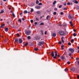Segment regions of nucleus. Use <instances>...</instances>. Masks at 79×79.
<instances>
[{"instance_id": "1", "label": "nucleus", "mask_w": 79, "mask_h": 79, "mask_svg": "<svg viewBox=\"0 0 79 79\" xmlns=\"http://www.w3.org/2000/svg\"><path fill=\"white\" fill-rule=\"evenodd\" d=\"M55 56H55V54H54V52L52 51V52H51V55L53 57V58H54V59H55V58H56V56H58V54H58V52H57V51H55Z\"/></svg>"}, {"instance_id": "2", "label": "nucleus", "mask_w": 79, "mask_h": 79, "mask_svg": "<svg viewBox=\"0 0 79 79\" xmlns=\"http://www.w3.org/2000/svg\"><path fill=\"white\" fill-rule=\"evenodd\" d=\"M59 34L60 35H64V32L61 31H59Z\"/></svg>"}, {"instance_id": "3", "label": "nucleus", "mask_w": 79, "mask_h": 79, "mask_svg": "<svg viewBox=\"0 0 79 79\" xmlns=\"http://www.w3.org/2000/svg\"><path fill=\"white\" fill-rule=\"evenodd\" d=\"M44 43L45 42L44 41L40 42L38 45L39 46H41V45H43L44 44Z\"/></svg>"}, {"instance_id": "4", "label": "nucleus", "mask_w": 79, "mask_h": 79, "mask_svg": "<svg viewBox=\"0 0 79 79\" xmlns=\"http://www.w3.org/2000/svg\"><path fill=\"white\" fill-rule=\"evenodd\" d=\"M25 34H26V35H29V34H30V33H31V31H25Z\"/></svg>"}, {"instance_id": "5", "label": "nucleus", "mask_w": 79, "mask_h": 79, "mask_svg": "<svg viewBox=\"0 0 79 79\" xmlns=\"http://www.w3.org/2000/svg\"><path fill=\"white\" fill-rule=\"evenodd\" d=\"M35 39L36 40H40V37L39 36H37L35 37Z\"/></svg>"}, {"instance_id": "6", "label": "nucleus", "mask_w": 79, "mask_h": 79, "mask_svg": "<svg viewBox=\"0 0 79 79\" xmlns=\"http://www.w3.org/2000/svg\"><path fill=\"white\" fill-rule=\"evenodd\" d=\"M69 50L71 52V53H73L74 52V50L73 49L70 48L69 49Z\"/></svg>"}, {"instance_id": "7", "label": "nucleus", "mask_w": 79, "mask_h": 79, "mask_svg": "<svg viewBox=\"0 0 79 79\" xmlns=\"http://www.w3.org/2000/svg\"><path fill=\"white\" fill-rule=\"evenodd\" d=\"M46 19H47V20H50V18L49 15L47 16L46 17Z\"/></svg>"}, {"instance_id": "8", "label": "nucleus", "mask_w": 79, "mask_h": 79, "mask_svg": "<svg viewBox=\"0 0 79 79\" xmlns=\"http://www.w3.org/2000/svg\"><path fill=\"white\" fill-rule=\"evenodd\" d=\"M5 26V25H4V24H3L2 23V24H1V26H0V27L1 28H3V27H4V26Z\"/></svg>"}, {"instance_id": "9", "label": "nucleus", "mask_w": 79, "mask_h": 79, "mask_svg": "<svg viewBox=\"0 0 79 79\" xmlns=\"http://www.w3.org/2000/svg\"><path fill=\"white\" fill-rule=\"evenodd\" d=\"M72 2H73V3H76V4H77V3H78V2L77 1L74 0Z\"/></svg>"}, {"instance_id": "10", "label": "nucleus", "mask_w": 79, "mask_h": 79, "mask_svg": "<svg viewBox=\"0 0 79 79\" xmlns=\"http://www.w3.org/2000/svg\"><path fill=\"white\" fill-rule=\"evenodd\" d=\"M61 41L63 43H64V40H63V37H62L61 38Z\"/></svg>"}, {"instance_id": "11", "label": "nucleus", "mask_w": 79, "mask_h": 79, "mask_svg": "<svg viewBox=\"0 0 79 79\" xmlns=\"http://www.w3.org/2000/svg\"><path fill=\"white\" fill-rule=\"evenodd\" d=\"M36 8H37V9H40V6H37L36 7Z\"/></svg>"}, {"instance_id": "12", "label": "nucleus", "mask_w": 79, "mask_h": 79, "mask_svg": "<svg viewBox=\"0 0 79 79\" xmlns=\"http://www.w3.org/2000/svg\"><path fill=\"white\" fill-rule=\"evenodd\" d=\"M19 40L20 44H21L23 42V40L21 39H19Z\"/></svg>"}, {"instance_id": "13", "label": "nucleus", "mask_w": 79, "mask_h": 79, "mask_svg": "<svg viewBox=\"0 0 79 79\" xmlns=\"http://www.w3.org/2000/svg\"><path fill=\"white\" fill-rule=\"evenodd\" d=\"M69 19H71V18H74V17H71V15H69Z\"/></svg>"}, {"instance_id": "14", "label": "nucleus", "mask_w": 79, "mask_h": 79, "mask_svg": "<svg viewBox=\"0 0 79 79\" xmlns=\"http://www.w3.org/2000/svg\"><path fill=\"white\" fill-rule=\"evenodd\" d=\"M52 36L53 37H55L56 36V34L55 33H53L52 34Z\"/></svg>"}, {"instance_id": "15", "label": "nucleus", "mask_w": 79, "mask_h": 79, "mask_svg": "<svg viewBox=\"0 0 79 79\" xmlns=\"http://www.w3.org/2000/svg\"><path fill=\"white\" fill-rule=\"evenodd\" d=\"M5 31L6 32H8V28H6L5 29Z\"/></svg>"}, {"instance_id": "16", "label": "nucleus", "mask_w": 79, "mask_h": 79, "mask_svg": "<svg viewBox=\"0 0 79 79\" xmlns=\"http://www.w3.org/2000/svg\"><path fill=\"white\" fill-rule=\"evenodd\" d=\"M71 70L73 71H75V69L74 68H71Z\"/></svg>"}, {"instance_id": "17", "label": "nucleus", "mask_w": 79, "mask_h": 79, "mask_svg": "<svg viewBox=\"0 0 79 79\" xmlns=\"http://www.w3.org/2000/svg\"><path fill=\"white\" fill-rule=\"evenodd\" d=\"M23 13L25 14H26V13H27V10H25L23 11Z\"/></svg>"}, {"instance_id": "18", "label": "nucleus", "mask_w": 79, "mask_h": 79, "mask_svg": "<svg viewBox=\"0 0 79 79\" xmlns=\"http://www.w3.org/2000/svg\"><path fill=\"white\" fill-rule=\"evenodd\" d=\"M34 50L35 51H38V50H39V49L37 48H34Z\"/></svg>"}, {"instance_id": "19", "label": "nucleus", "mask_w": 79, "mask_h": 79, "mask_svg": "<svg viewBox=\"0 0 79 79\" xmlns=\"http://www.w3.org/2000/svg\"><path fill=\"white\" fill-rule=\"evenodd\" d=\"M67 26V24H66V23H64L63 24V26L65 27V26Z\"/></svg>"}, {"instance_id": "20", "label": "nucleus", "mask_w": 79, "mask_h": 79, "mask_svg": "<svg viewBox=\"0 0 79 79\" xmlns=\"http://www.w3.org/2000/svg\"><path fill=\"white\" fill-rule=\"evenodd\" d=\"M18 39H16L15 40V42H16V43H18Z\"/></svg>"}, {"instance_id": "21", "label": "nucleus", "mask_w": 79, "mask_h": 79, "mask_svg": "<svg viewBox=\"0 0 79 79\" xmlns=\"http://www.w3.org/2000/svg\"><path fill=\"white\" fill-rule=\"evenodd\" d=\"M56 1H55L53 2V5H55V4H56Z\"/></svg>"}, {"instance_id": "22", "label": "nucleus", "mask_w": 79, "mask_h": 79, "mask_svg": "<svg viewBox=\"0 0 79 79\" xmlns=\"http://www.w3.org/2000/svg\"><path fill=\"white\" fill-rule=\"evenodd\" d=\"M73 35L74 37H75V36H76V35H77V34H76L75 33H73Z\"/></svg>"}, {"instance_id": "23", "label": "nucleus", "mask_w": 79, "mask_h": 79, "mask_svg": "<svg viewBox=\"0 0 79 79\" xmlns=\"http://www.w3.org/2000/svg\"><path fill=\"white\" fill-rule=\"evenodd\" d=\"M39 3V1L38 0H37L36 2V4H38Z\"/></svg>"}, {"instance_id": "24", "label": "nucleus", "mask_w": 79, "mask_h": 79, "mask_svg": "<svg viewBox=\"0 0 79 79\" xmlns=\"http://www.w3.org/2000/svg\"><path fill=\"white\" fill-rule=\"evenodd\" d=\"M37 14H40V11H38L37 12Z\"/></svg>"}, {"instance_id": "25", "label": "nucleus", "mask_w": 79, "mask_h": 79, "mask_svg": "<svg viewBox=\"0 0 79 79\" xmlns=\"http://www.w3.org/2000/svg\"><path fill=\"white\" fill-rule=\"evenodd\" d=\"M12 16L14 18H15L16 17V16H15V15L14 14H12Z\"/></svg>"}, {"instance_id": "26", "label": "nucleus", "mask_w": 79, "mask_h": 79, "mask_svg": "<svg viewBox=\"0 0 79 79\" xmlns=\"http://www.w3.org/2000/svg\"><path fill=\"white\" fill-rule=\"evenodd\" d=\"M61 60H64V58L63 56H62L61 57Z\"/></svg>"}, {"instance_id": "27", "label": "nucleus", "mask_w": 79, "mask_h": 79, "mask_svg": "<svg viewBox=\"0 0 79 79\" xmlns=\"http://www.w3.org/2000/svg\"><path fill=\"white\" fill-rule=\"evenodd\" d=\"M28 39H31V37L30 36H28L27 37Z\"/></svg>"}, {"instance_id": "28", "label": "nucleus", "mask_w": 79, "mask_h": 79, "mask_svg": "<svg viewBox=\"0 0 79 79\" xmlns=\"http://www.w3.org/2000/svg\"><path fill=\"white\" fill-rule=\"evenodd\" d=\"M4 12V11L3 10H2L1 12H0V14H1V13H3Z\"/></svg>"}, {"instance_id": "29", "label": "nucleus", "mask_w": 79, "mask_h": 79, "mask_svg": "<svg viewBox=\"0 0 79 79\" xmlns=\"http://www.w3.org/2000/svg\"><path fill=\"white\" fill-rule=\"evenodd\" d=\"M33 11H34V9H33L32 8H31V12H33Z\"/></svg>"}, {"instance_id": "30", "label": "nucleus", "mask_w": 79, "mask_h": 79, "mask_svg": "<svg viewBox=\"0 0 79 79\" xmlns=\"http://www.w3.org/2000/svg\"><path fill=\"white\" fill-rule=\"evenodd\" d=\"M63 10H67V9L66 7H64L63 8Z\"/></svg>"}, {"instance_id": "31", "label": "nucleus", "mask_w": 79, "mask_h": 79, "mask_svg": "<svg viewBox=\"0 0 79 79\" xmlns=\"http://www.w3.org/2000/svg\"><path fill=\"white\" fill-rule=\"evenodd\" d=\"M62 7V5H60L59 6V8H61Z\"/></svg>"}, {"instance_id": "32", "label": "nucleus", "mask_w": 79, "mask_h": 79, "mask_svg": "<svg viewBox=\"0 0 79 79\" xmlns=\"http://www.w3.org/2000/svg\"><path fill=\"white\" fill-rule=\"evenodd\" d=\"M28 44V43H27L25 44H24V45H25V46H27Z\"/></svg>"}, {"instance_id": "33", "label": "nucleus", "mask_w": 79, "mask_h": 79, "mask_svg": "<svg viewBox=\"0 0 79 79\" xmlns=\"http://www.w3.org/2000/svg\"><path fill=\"white\" fill-rule=\"evenodd\" d=\"M74 40L73 39H72L71 40V42H74Z\"/></svg>"}, {"instance_id": "34", "label": "nucleus", "mask_w": 79, "mask_h": 79, "mask_svg": "<svg viewBox=\"0 0 79 79\" xmlns=\"http://www.w3.org/2000/svg\"><path fill=\"white\" fill-rule=\"evenodd\" d=\"M64 71L65 72H67V71H68V69H64Z\"/></svg>"}, {"instance_id": "35", "label": "nucleus", "mask_w": 79, "mask_h": 79, "mask_svg": "<svg viewBox=\"0 0 79 79\" xmlns=\"http://www.w3.org/2000/svg\"><path fill=\"white\" fill-rule=\"evenodd\" d=\"M31 23H32L34 22V21H33V20H31Z\"/></svg>"}, {"instance_id": "36", "label": "nucleus", "mask_w": 79, "mask_h": 79, "mask_svg": "<svg viewBox=\"0 0 79 79\" xmlns=\"http://www.w3.org/2000/svg\"><path fill=\"white\" fill-rule=\"evenodd\" d=\"M68 44L69 45H71V44L70 42L68 43Z\"/></svg>"}, {"instance_id": "37", "label": "nucleus", "mask_w": 79, "mask_h": 79, "mask_svg": "<svg viewBox=\"0 0 79 79\" xmlns=\"http://www.w3.org/2000/svg\"><path fill=\"white\" fill-rule=\"evenodd\" d=\"M39 5H42V3H40L39 4Z\"/></svg>"}, {"instance_id": "38", "label": "nucleus", "mask_w": 79, "mask_h": 79, "mask_svg": "<svg viewBox=\"0 0 79 79\" xmlns=\"http://www.w3.org/2000/svg\"><path fill=\"white\" fill-rule=\"evenodd\" d=\"M54 15H56V12H54Z\"/></svg>"}, {"instance_id": "39", "label": "nucleus", "mask_w": 79, "mask_h": 79, "mask_svg": "<svg viewBox=\"0 0 79 79\" xmlns=\"http://www.w3.org/2000/svg\"><path fill=\"white\" fill-rule=\"evenodd\" d=\"M54 10H55V11H57V10H58V9L57 8H55L54 9Z\"/></svg>"}, {"instance_id": "40", "label": "nucleus", "mask_w": 79, "mask_h": 79, "mask_svg": "<svg viewBox=\"0 0 79 79\" xmlns=\"http://www.w3.org/2000/svg\"><path fill=\"white\" fill-rule=\"evenodd\" d=\"M70 4H71V3H70V2H68V3H67V5H70Z\"/></svg>"}, {"instance_id": "41", "label": "nucleus", "mask_w": 79, "mask_h": 79, "mask_svg": "<svg viewBox=\"0 0 79 79\" xmlns=\"http://www.w3.org/2000/svg\"><path fill=\"white\" fill-rule=\"evenodd\" d=\"M36 21H39V19H38V18H36Z\"/></svg>"}, {"instance_id": "42", "label": "nucleus", "mask_w": 79, "mask_h": 79, "mask_svg": "<svg viewBox=\"0 0 79 79\" xmlns=\"http://www.w3.org/2000/svg\"><path fill=\"white\" fill-rule=\"evenodd\" d=\"M47 31H45V33H44V34H45V35L47 34Z\"/></svg>"}, {"instance_id": "43", "label": "nucleus", "mask_w": 79, "mask_h": 79, "mask_svg": "<svg viewBox=\"0 0 79 79\" xmlns=\"http://www.w3.org/2000/svg\"><path fill=\"white\" fill-rule=\"evenodd\" d=\"M17 36L18 37H19V33H18L17 35Z\"/></svg>"}, {"instance_id": "44", "label": "nucleus", "mask_w": 79, "mask_h": 79, "mask_svg": "<svg viewBox=\"0 0 79 79\" xmlns=\"http://www.w3.org/2000/svg\"><path fill=\"white\" fill-rule=\"evenodd\" d=\"M60 15H63V12H61L60 13Z\"/></svg>"}, {"instance_id": "45", "label": "nucleus", "mask_w": 79, "mask_h": 79, "mask_svg": "<svg viewBox=\"0 0 79 79\" xmlns=\"http://www.w3.org/2000/svg\"><path fill=\"white\" fill-rule=\"evenodd\" d=\"M19 21L21 23V19H19Z\"/></svg>"}, {"instance_id": "46", "label": "nucleus", "mask_w": 79, "mask_h": 79, "mask_svg": "<svg viewBox=\"0 0 79 79\" xmlns=\"http://www.w3.org/2000/svg\"><path fill=\"white\" fill-rule=\"evenodd\" d=\"M40 25H44V23H40Z\"/></svg>"}, {"instance_id": "47", "label": "nucleus", "mask_w": 79, "mask_h": 79, "mask_svg": "<svg viewBox=\"0 0 79 79\" xmlns=\"http://www.w3.org/2000/svg\"><path fill=\"white\" fill-rule=\"evenodd\" d=\"M69 23L71 24H72L73 23V22H72V21H70V22H69Z\"/></svg>"}, {"instance_id": "48", "label": "nucleus", "mask_w": 79, "mask_h": 79, "mask_svg": "<svg viewBox=\"0 0 79 79\" xmlns=\"http://www.w3.org/2000/svg\"><path fill=\"white\" fill-rule=\"evenodd\" d=\"M22 19L23 20V21H24V20H25V19L24 18H22Z\"/></svg>"}, {"instance_id": "49", "label": "nucleus", "mask_w": 79, "mask_h": 79, "mask_svg": "<svg viewBox=\"0 0 79 79\" xmlns=\"http://www.w3.org/2000/svg\"><path fill=\"white\" fill-rule=\"evenodd\" d=\"M68 64H70V61H68Z\"/></svg>"}, {"instance_id": "50", "label": "nucleus", "mask_w": 79, "mask_h": 79, "mask_svg": "<svg viewBox=\"0 0 79 79\" xmlns=\"http://www.w3.org/2000/svg\"><path fill=\"white\" fill-rule=\"evenodd\" d=\"M59 44H61V42L60 41V42H59Z\"/></svg>"}, {"instance_id": "51", "label": "nucleus", "mask_w": 79, "mask_h": 79, "mask_svg": "<svg viewBox=\"0 0 79 79\" xmlns=\"http://www.w3.org/2000/svg\"><path fill=\"white\" fill-rule=\"evenodd\" d=\"M73 31L74 32H76V29H73Z\"/></svg>"}, {"instance_id": "52", "label": "nucleus", "mask_w": 79, "mask_h": 79, "mask_svg": "<svg viewBox=\"0 0 79 79\" xmlns=\"http://www.w3.org/2000/svg\"><path fill=\"white\" fill-rule=\"evenodd\" d=\"M59 26H60V27L62 26V25H61V24H59Z\"/></svg>"}, {"instance_id": "53", "label": "nucleus", "mask_w": 79, "mask_h": 79, "mask_svg": "<svg viewBox=\"0 0 79 79\" xmlns=\"http://www.w3.org/2000/svg\"><path fill=\"white\" fill-rule=\"evenodd\" d=\"M61 48H63V47H64V45H62V46H61Z\"/></svg>"}, {"instance_id": "54", "label": "nucleus", "mask_w": 79, "mask_h": 79, "mask_svg": "<svg viewBox=\"0 0 79 79\" xmlns=\"http://www.w3.org/2000/svg\"><path fill=\"white\" fill-rule=\"evenodd\" d=\"M22 14H23V13L22 12L20 13V15H22Z\"/></svg>"}, {"instance_id": "55", "label": "nucleus", "mask_w": 79, "mask_h": 79, "mask_svg": "<svg viewBox=\"0 0 79 79\" xmlns=\"http://www.w3.org/2000/svg\"><path fill=\"white\" fill-rule=\"evenodd\" d=\"M35 24H37V22H35Z\"/></svg>"}, {"instance_id": "56", "label": "nucleus", "mask_w": 79, "mask_h": 79, "mask_svg": "<svg viewBox=\"0 0 79 79\" xmlns=\"http://www.w3.org/2000/svg\"><path fill=\"white\" fill-rule=\"evenodd\" d=\"M71 53H70L69 54V56H71Z\"/></svg>"}, {"instance_id": "57", "label": "nucleus", "mask_w": 79, "mask_h": 79, "mask_svg": "<svg viewBox=\"0 0 79 79\" xmlns=\"http://www.w3.org/2000/svg\"><path fill=\"white\" fill-rule=\"evenodd\" d=\"M71 26H73V24L72 23H71V24H70Z\"/></svg>"}, {"instance_id": "58", "label": "nucleus", "mask_w": 79, "mask_h": 79, "mask_svg": "<svg viewBox=\"0 0 79 79\" xmlns=\"http://www.w3.org/2000/svg\"><path fill=\"white\" fill-rule=\"evenodd\" d=\"M60 60H60V59H59L58 60V61H60Z\"/></svg>"}, {"instance_id": "59", "label": "nucleus", "mask_w": 79, "mask_h": 79, "mask_svg": "<svg viewBox=\"0 0 79 79\" xmlns=\"http://www.w3.org/2000/svg\"><path fill=\"white\" fill-rule=\"evenodd\" d=\"M77 77L79 79V75H78V76H77Z\"/></svg>"}, {"instance_id": "60", "label": "nucleus", "mask_w": 79, "mask_h": 79, "mask_svg": "<svg viewBox=\"0 0 79 79\" xmlns=\"http://www.w3.org/2000/svg\"><path fill=\"white\" fill-rule=\"evenodd\" d=\"M41 33H42V32H43V30H41Z\"/></svg>"}, {"instance_id": "61", "label": "nucleus", "mask_w": 79, "mask_h": 79, "mask_svg": "<svg viewBox=\"0 0 79 79\" xmlns=\"http://www.w3.org/2000/svg\"><path fill=\"white\" fill-rule=\"evenodd\" d=\"M18 31H21V30H18Z\"/></svg>"}, {"instance_id": "62", "label": "nucleus", "mask_w": 79, "mask_h": 79, "mask_svg": "<svg viewBox=\"0 0 79 79\" xmlns=\"http://www.w3.org/2000/svg\"><path fill=\"white\" fill-rule=\"evenodd\" d=\"M77 62H78V64H79V61H78Z\"/></svg>"}, {"instance_id": "63", "label": "nucleus", "mask_w": 79, "mask_h": 79, "mask_svg": "<svg viewBox=\"0 0 79 79\" xmlns=\"http://www.w3.org/2000/svg\"><path fill=\"white\" fill-rule=\"evenodd\" d=\"M78 60V58H76V60Z\"/></svg>"}, {"instance_id": "64", "label": "nucleus", "mask_w": 79, "mask_h": 79, "mask_svg": "<svg viewBox=\"0 0 79 79\" xmlns=\"http://www.w3.org/2000/svg\"><path fill=\"white\" fill-rule=\"evenodd\" d=\"M77 48L78 49H79V46L77 47Z\"/></svg>"}]
</instances>
